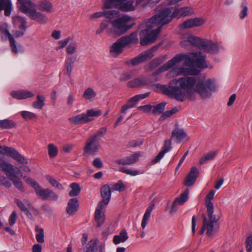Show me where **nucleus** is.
<instances>
[{"label": "nucleus", "mask_w": 252, "mask_h": 252, "mask_svg": "<svg viewBox=\"0 0 252 252\" xmlns=\"http://www.w3.org/2000/svg\"><path fill=\"white\" fill-rule=\"evenodd\" d=\"M157 87L164 95L180 102L184 101L186 98L194 101L196 93L201 98H208L217 90L214 80L201 79L197 80L196 77L192 76L174 79L169 82L168 86L158 84Z\"/></svg>", "instance_id": "f257e3e1"}, {"label": "nucleus", "mask_w": 252, "mask_h": 252, "mask_svg": "<svg viewBox=\"0 0 252 252\" xmlns=\"http://www.w3.org/2000/svg\"><path fill=\"white\" fill-rule=\"evenodd\" d=\"M184 61V65L191 68L204 69L208 67L206 62V55L201 52L190 53L189 54H179L161 66L155 72L154 76L167 71Z\"/></svg>", "instance_id": "f03ea898"}, {"label": "nucleus", "mask_w": 252, "mask_h": 252, "mask_svg": "<svg viewBox=\"0 0 252 252\" xmlns=\"http://www.w3.org/2000/svg\"><path fill=\"white\" fill-rule=\"evenodd\" d=\"M176 16L174 14V8L165 7L161 9L158 14L146 21V24L150 28L157 27L160 28L161 30L162 26L169 23Z\"/></svg>", "instance_id": "7ed1b4c3"}, {"label": "nucleus", "mask_w": 252, "mask_h": 252, "mask_svg": "<svg viewBox=\"0 0 252 252\" xmlns=\"http://www.w3.org/2000/svg\"><path fill=\"white\" fill-rule=\"evenodd\" d=\"M131 20L132 18L131 17L126 15L119 17L116 19L112 20L111 22L112 27L108 28L107 31L118 36L122 35L135 25V23L128 25V23Z\"/></svg>", "instance_id": "20e7f679"}, {"label": "nucleus", "mask_w": 252, "mask_h": 252, "mask_svg": "<svg viewBox=\"0 0 252 252\" xmlns=\"http://www.w3.org/2000/svg\"><path fill=\"white\" fill-rule=\"evenodd\" d=\"M102 114L100 110L89 109L86 113H82L73 116L68 119L69 123L73 125L86 124L93 120V117H98Z\"/></svg>", "instance_id": "39448f33"}, {"label": "nucleus", "mask_w": 252, "mask_h": 252, "mask_svg": "<svg viewBox=\"0 0 252 252\" xmlns=\"http://www.w3.org/2000/svg\"><path fill=\"white\" fill-rule=\"evenodd\" d=\"M26 182L34 189L36 194L43 200H47L49 198L53 200H57L58 198V195L52 190L42 188L37 182L32 179L28 178L26 180Z\"/></svg>", "instance_id": "423d86ee"}, {"label": "nucleus", "mask_w": 252, "mask_h": 252, "mask_svg": "<svg viewBox=\"0 0 252 252\" xmlns=\"http://www.w3.org/2000/svg\"><path fill=\"white\" fill-rule=\"evenodd\" d=\"M141 26L142 27L145 26L148 28V29L142 30L139 34L140 44L142 46H145L150 43H154L161 31L160 28H157L156 29L149 32V30L151 28L147 26L146 22L142 24Z\"/></svg>", "instance_id": "0eeeda50"}, {"label": "nucleus", "mask_w": 252, "mask_h": 252, "mask_svg": "<svg viewBox=\"0 0 252 252\" xmlns=\"http://www.w3.org/2000/svg\"><path fill=\"white\" fill-rule=\"evenodd\" d=\"M207 216L205 214L202 215L203 225L200 231V234H203L206 229V233L209 236L213 234L214 224L216 223L219 219L215 215Z\"/></svg>", "instance_id": "6e6552de"}, {"label": "nucleus", "mask_w": 252, "mask_h": 252, "mask_svg": "<svg viewBox=\"0 0 252 252\" xmlns=\"http://www.w3.org/2000/svg\"><path fill=\"white\" fill-rule=\"evenodd\" d=\"M99 147V141L94 140L89 137L86 141L83 151L85 154L94 156L98 152Z\"/></svg>", "instance_id": "1a4fd4ad"}, {"label": "nucleus", "mask_w": 252, "mask_h": 252, "mask_svg": "<svg viewBox=\"0 0 252 252\" xmlns=\"http://www.w3.org/2000/svg\"><path fill=\"white\" fill-rule=\"evenodd\" d=\"M149 94L147 93L143 94H137L131 97L128 100L127 103L122 107L121 112L125 114L128 109L134 107L140 100L145 98L148 96Z\"/></svg>", "instance_id": "9d476101"}, {"label": "nucleus", "mask_w": 252, "mask_h": 252, "mask_svg": "<svg viewBox=\"0 0 252 252\" xmlns=\"http://www.w3.org/2000/svg\"><path fill=\"white\" fill-rule=\"evenodd\" d=\"M32 20H34L40 24H45L47 23L48 18L43 13L37 11L34 8H32L26 14Z\"/></svg>", "instance_id": "9b49d317"}, {"label": "nucleus", "mask_w": 252, "mask_h": 252, "mask_svg": "<svg viewBox=\"0 0 252 252\" xmlns=\"http://www.w3.org/2000/svg\"><path fill=\"white\" fill-rule=\"evenodd\" d=\"M120 39L125 47H130L137 43L138 41V32H132L128 35L120 37Z\"/></svg>", "instance_id": "f8f14e48"}, {"label": "nucleus", "mask_w": 252, "mask_h": 252, "mask_svg": "<svg viewBox=\"0 0 252 252\" xmlns=\"http://www.w3.org/2000/svg\"><path fill=\"white\" fill-rule=\"evenodd\" d=\"M204 23L202 19L199 18H191L185 21L179 26L181 30L189 29L193 27H199Z\"/></svg>", "instance_id": "ddd939ff"}, {"label": "nucleus", "mask_w": 252, "mask_h": 252, "mask_svg": "<svg viewBox=\"0 0 252 252\" xmlns=\"http://www.w3.org/2000/svg\"><path fill=\"white\" fill-rule=\"evenodd\" d=\"M0 170L4 172L6 175H8V173L17 174L20 172V169L18 167L6 162L1 156H0Z\"/></svg>", "instance_id": "4468645a"}, {"label": "nucleus", "mask_w": 252, "mask_h": 252, "mask_svg": "<svg viewBox=\"0 0 252 252\" xmlns=\"http://www.w3.org/2000/svg\"><path fill=\"white\" fill-rule=\"evenodd\" d=\"M171 149V140H165L164 144L161 148V151L152 160L153 164L158 162L164 157L165 153L169 152Z\"/></svg>", "instance_id": "2eb2a0df"}, {"label": "nucleus", "mask_w": 252, "mask_h": 252, "mask_svg": "<svg viewBox=\"0 0 252 252\" xmlns=\"http://www.w3.org/2000/svg\"><path fill=\"white\" fill-rule=\"evenodd\" d=\"M100 193L102 200L99 203H101L103 205V204L107 205L109 203L111 197L110 187L108 185H103L100 189Z\"/></svg>", "instance_id": "dca6fc26"}, {"label": "nucleus", "mask_w": 252, "mask_h": 252, "mask_svg": "<svg viewBox=\"0 0 252 252\" xmlns=\"http://www.w3.org/2000/svg\"><path fill=\"white\" fill-rule=\"evenodd\" d=\"M140 154L134 153L130 156L117 159L115 162L119 165H129L135 163L139 159Z\"/></svg>", "instance_id": "f3484780"}, {"label": "nucleus", "mask_w": 252, "mask_h": 252, "mask_svg": "<svg viewBox=\"0 0 252 252\" xmlns=\"http://www.w3.org/2000/svg\"><path fill=\"white\" fill-rule=\"evenodd\" d=\"M125 46L119 38L110 47V52L114 57H118L124 51Z\"/></svg>", "instance_id": "a211bd4d"}, {"label": "nucleus", "mask_w": 252, "mask_h": 252, "mask_svg": "<svg viewBox=\"0 0 252 252\" xmlns=\"http://www.w3.org/2000/svg\"><path fill=\"white\" fill-rule=\"evenodd\" d=\"M199 173V171L196 167H192L185 181V185L188 187L192 186L194 184Z\"/></svg>", "instance_id": "6ab92c4d"}, {"label": "nucleus", "mask_w": 252, "mask_h": 252, "mask_svg": "<svg viewBox=\"0 0 252 252\" xmlns=\"http://www.w3.org/2000/svg\"><path fill=\"white\" fill-rule=\"evenodd\" d=\"M103 208V205L101 203H98L95 211V220L97 222V227H100L104 222L105 217L103 213H102V210Z\"/></svg>", "instance_id": "aec40b11"}, {"label": "nucleus", "mask_w": 252, "mask_h": 252, "mask_svg": "<svg viewBox=\"0 0 252 252\" xmlns=\"http://www.w3.org/2000/svg\"><path fill=\"white\" fill-rule=\"evenodd\" d=\"M19 5L18 8L23 13L27 14L32 8L35 7V4L31 0H17Z\"/></svg>", "instance_id": "412c9836"}, {"label": "nucleus", "mask_w": 252, "mask_h": 252, "mask_svg": "<svg viewBox=\"0 0 252 252\" xmlns=\"http://www.w3.org/2000/svg\"><path fill=\"white\" fill-rule=\"evenodd\" d=\"M215 193V191L214 190H211L207 195L205 200V206L207 208V216H210L211 217H212L211 215H214V206L211 201L213 199Z\"/></svg>", "instance_id": "4be33fe9"}, {"label": "nucleus", "mask_w": 252, "mask_h": 252, "mask_svg": "<svg viewBox=\"0 0 252 252\" xmlns=\"http://www.w3.org/2000/svg\"><path fill=\"white\" fill-rule=\"evenodd\" d=\"M10 94L13 98L17 99H26L34 96L32 92L23 90L12 91Z\"/></svg>", "instance_id": "5701e85b"}, {"label": "nucleus", "mask_w": 252, "mask_h": 252, "mask_svg": "<svg viewBox=\"0 0 252 252\" xmlns=\"http://www.w3.org/2000/svg\"><path fill=\"white\" fill-rule=\"evenodd\" d=\"M174 14L176 17L180 18L192 15L194 13L192 8L189 6L179 8L175 7L174 8Z\"/></svg>", "instance_id": "b1692460"}, {"label": "nucleus", "mask_w": 252, "mask_h": 252, "mask_svg": "<svg viewBox=\"0 0 252 252\" xmlns=\"http://www.w3.org/2000/svg\"><path fill=\"white\" fill-rule=\"evenodd\" d=\"M151 83L150 79L147 77L138 78L133 79L127 83V86L131 88L142 87L147 85Z\"/></svg>", "instance_id": "393cba45"}, {"label": "nucleus", "mask_w": 252, "mask_h": 252, "mask_svg": "<svg viewBox=\"0 0 252 252\" xmlns=\"http://www.w3.org/2000/svg\"><path fill=\"white\" fill-rule=\"evenodd\" d=\"M21 173V170H20V172L18 173H8V175H6L8 178L12 182L13 185L18 190L21 191L23 192L24 191V189L23 186V184L22 181L16 176V175H19Z\"/></svg>", "instance_id": "a878e982"}, {"label": "nucleus", "mask_w": 252, "mask_h": 252, "mask_svg": "<svg viewBox=\"0 0 252 252\" xmlns=\"http://www.w3.org/2000/svg\"><path fill=\"white\" fill-rule=\"evenodd\" d=\"M76 60V57L70 56L66 58L64 63V73L70 77L73 70L74 63Z\"/></svg>", "instance_id": "bb28decb"}, {"label": "nucleus", "mask_w": 252, "mask_h": 252, "mask_svg": "<svg viewBox=\"0 0 252 252\" xmlns=\"http://www.w3.org/2000/svg\"><path fill=\"white\" fill-rule=\"evenodd\" d=\"M38 9L43 12L51 13L54 11L52 4L48 0H43L39 1L37 4Z\"/></svg>", "instance_id": "cd10ccee"}, {"label": "nucleus", "mask_w": 252, "mask_h": 252, "mask_svg": "<svg viewBox=\"0 0 252 252\" xmlns=\"http://www.w3.org/2000/svg\"><path fill=\"white\" fill-rule=\"evenodd\" d=\"M78 207L79 204L78 199L76 198L70 199L66 208L67 214L69 215H73L78 210Z\"/></svg>", "instance_id": "c85d7f7f"}, {"label": "nucleus", "mask_w": 252, "mask_h": 252, "mask_svg": "<svg viewBox=\"0 0 252 252\" xmlns=\"http://www.w3.org/2000/svg\"><path fill=\"white\" fill-rule=\"evenodd\" d=\"M12 9V2L10 0H0V12L4 10V15L9 16Z\"/></svg>", "instance_id": "c756f323"}, {"label": "nucleus", "mask_w": 252, "mask_h": 252, "mask_svg": "<svg viewBox=\"0 0 252 252\" xmlns=\"http://www.w3.org/2000/svg\"><path fill=\"white\" fill-rule=\"evenodd\" d=\"M134 0H122L119 9L123 11H133L135 9L133 5Z\"/></svg>", "instance_id": "7c9ffc66"}, {"label": "nucleus", "mask_w": 252, "mask_h": 252, "mask_svg": "<svg viewBox=\"0 0 252 252\" xmlns=\"http://www.w3.org/2000/svg\"><path fill=\"white\" fill-rule=\"evenodd\" d=\"M13 21L15 25L18 26L20 30L26 31L27 21L24 18L20 16H16L13 17Z\"/></svg>", "instance_id": "2f4dec72"}, {"label": "nucleus", "mask_w": 252, "mask_h": 252, "mask_svg": "<svg viewBox=\"0 0 252 252\" xmlns=\"http://www.w3.org/2000/svg\"><path fill=\"white\" fill-rule=\"evenodd\" d=\"M122 0H104L102 9L103 10L115 8L119 9Z\"/></svg>", "instance_id": "473e14b6"}, {"label": "nucleus", "mask_w": 252, "mask_h": 252, "mask_svg": "<svg viewBox=\"0 0 252 252\" xmlns=\"http://www.w3.org/2000/svg\"><path fill=\"white\" fill-rule=\"evenodd\" d=\"M128 238L127 233L125 229L122 230L118 235H115L113 242L115 245L126 241Z\"/></svg>", "instance_id": "72a5a7b5"}, {"label": "nucleus", "mask_w": 252, "mask_h": 252, "mask_svg": "<svg viewBox=\"0 0 252 252\" xmlns=\"http://www.w3.org/2000/svg\"><path fill=\"white\" fill-rule=\"evenodd\" d=\"M200 71L195 69L189 68H185V67H180L178 68L177 70V75L181 74H186V75H196L200 73Z\"/></svg>", "instance_id": "f704fd0d"}, {"label": "nucleus", "mask_w": 252, "mask_h": 252, "mask_svg": "<svg viewBox=\"0 0 252 252\" xmlns=\"http://www.w3.org/2000/svg\"><path fill=\"white\" fill-rule=\"evenodd\" d=\"M16 123L10 119H6L0 120V128L2 129H11L15 128Z\"/></svg>", "instance_id": "c9c22d12"}, {"label": "nucleus", "mask_w": 252, "mask_h": 252, "mask_svg": "<svg viewBox=\"0 0 252 252\" xmlns=\"http://www.w3.org/2000/svg\"><path fill=\"white\" fill-rule=\"evenodd\" d=\"M154 204H151L147 209L145 211V213L143 216L142 222H141V227L143 229H144L147 224L148 221L149 219V218L151 215V213L153 210L154 209Z\"/></svg>", "instance_id": "e433bc0d"}, {"label": "nucleus", "mask_w": 252, "mask_h": 252, "mask_svg": "<svg viewBox=\"0 0 252 252\" xmlns=\"http://www.w3.org/2000/svg\"><path fill=\"white\" fill-rule=\"evenodd\" d=\"M97 240L92 239L86 245L83 252H97Z\"/></svg>", "instance_id": "4c0bfd02"}, {"label": "nucleus", "mask_w": 252, "mask_h": 252, "mask_svg": "<svg viewBox=\"0 0 252 252\" xmlns=\"http://www.w3.org/2000/svg\"><path fill=\"white\" fill-rule=\"evenodd\" d=\"M107 131V128L106 126H103L100 128L95 133L91 135L90 137L94 140L99 141L102 137H104L106 134Z\"/></svg>", "instance_id": "58836bf2"}, {"label": "nucleus", "mask_w": 252, "mask_h": 252, "mask_svg": "<svg viewBox=\"0 0 252 252\" xmlns=\"http://www.w3.org/2000/svg\"><path fill=\"white\" fill-rule=\"evenodd\" d=\"M187 133L182 129L176 128L173 130L171 138L176 137L178 142H181L186 137Z\"/></svg>", "instance_id": "ea45409f"}, {"label": "nucleus", "mask_w": 252, "mask_h": 252, "mask_svg": "<svg viewBox=\"0 0 252 252\" xmlns=\"http://www.w3.org/2000/svg\"><path fill=\"white\" fill-rule=\"evenodd\" d=\"M157 47L154 46L144 52L140 53V55L144 62L149 60L154 57V53L157 50Z\"/></svg>", "instance_id": "a19ab883"}, {"label": "nucleus", "mask_w": 252, "mask_h": 252, "mask_svg": "<svg viewBox=\"0 0 252 252\" xmlns=\"http://www.w3.org/2000/svg\"><path fill=\"white\" fill-rule=\"evenodd\" d=\"M0 33L2 38L10 39L13 37L8 29V25L6 23L0 25Z\"/></svg>", "instance_id": "79ce46f5"}, {"label": "nucleus", "mask_w": 252, "mask_h": 252, "mask_svg": "<svg viewBox=\"0 0 252 252\" xmlns=\"http://www.w3.org/2000/svg\"><path fill=\"white\" fill-rule=\"evenodd\" d=\"M96 95V94L93 88H88L85 90L83 97L89 101H92L95 97Z\"/></svg>", "instance_id": "37998d69"}, {"label": "nucleus", "mask_w": 252, "mask_h": 252, "mask_svg": "<svg viewBox=\"0 0 252 252\" xmlns=\"http://www.w3.org/2000/svg\"><path fill=\"white\" fill-rule=\"evenodd\" d=\"M216 155L217 153L216 152H211L208 153L205 156L200 158L199 164H203L206 163L209 161L213 160L215 158Z\"/></svg>", "instance_id": "c03bdc74"}, {"label": "nucleus", "mask_w": 252, "mask_h": 252, "mask_svg": "<svg viewBox=\"0 0 252 252\" xmlns=\"http://www.w3.org/2000/svg\"><path fill=\"white\" fill-rule=\"evenodd\" d=\"M37 99V101L32 103V107L35 109H41L45 105L44 96L43 95L38 94Z\"/></svg>", "instance_id": "a18cd8bd"}, {"label": "nucleus", "mask_w": 252, "mask_h": 252, "mask_svg": "<svg viewBox=\"0 0 252 252\" xmlns=\"http://www.w3.org/2000/svg\"><path fill=\"white\" fill-rule=\"evenodd\" d=\"M224 50V48L223 46L212 41L209 53L218 54L220 51Z\"/></svg>", "instance_id": "49530a36"}, {"label": "nucleus", "mask_w": 252, "mask_h": 252, "mask_svg": "<svg viewBox=\"0 0 252 252\" xmlns=\"http://www.w3.org/2000/svg\"><path fill=\"white\" fill-rule=\"evenodd\" d=\"M212 41L206 39H202V42L199 49L201 50H203L205 52L208 53L209 52L210 48L211 46Z\"/></svg>", "instance_id": "de8ad7c7"}, {"label": "nucleus", "mask_w": 252, "mask_h": 252, "mask_svg": "<svg viewBox=\"0 0 252 252\" xmlns=\"http://www.w3.org/2000/svg\"><path fill=\"white\" fill-rule=\"evenodd\" d=\"M70 187L71 188V190L69 193L70 196H76L79 194L81 189L79 184L73 183L70 184Z\"/></svg>", "instance_id": "09e8293b"}, {"label": "nucleus", "mask_w": 252, "mask_h": 252, "mask_svg": "<svg viewBox=\"0 0 252 252\" xmlns=\"http://www.w3.org/2000/svg\"><path fill=\"white\" fill-rule=\"evenodd\" d=\"M188 41L191 45L195 46L199 48L202 39L194 35H189L188 37Z\"/></svg>", "instance_id": "8fccbe9b"}, {"label": "nucleus", "mask_w": 252, "mask_h": 252, "mask_svg": "<svg viewBox=\"0 0 252 252\" xmlns=\"http://www.w3.org/2000/svg\"><path fill=\"white\" fill-rule=\"evenodd\" d=\"M48 155L50 158H54L56 157L58 153V148L53 144H48Z\"/></svg>", "instance_id": "3c124183"}, {"label": "nucleus", "mask_w": 252, "mask_h": 252, "mask_svg": "<svg viewBox=\"0 0 252 252\" xmlns=\"http://www.w3.org/2000/svg\"><path fill=\"white\" fill-rule=\"evenodd\" d=\"M189 194V189H186L175 200L180 205L184 204L188 199Z\"/></svg>", "instance_id": "603ef678"}, {"label": "nucleus", "mask_w": 252, "mask_h": 252, "mask_svg": "<svg viewBox=\"0 0 252 252\" xmlns=\"http://www.w3.org/2000/svg\"><path fill=\"white\" fill-rule=\"evenodd\" d=\"M104 17L108 19H112L115 18H118L120 16V12L118 10L104 11Z\"/></svg>", "instance_id": "864d4df0"}, {"label": "nucleus", "mask_w": 252, "mask_h": 252, "mask_svg": "<svg viewBox=\"0 0 252 252\" xmlns=\"http://www.w3.org/2000/svg\"><path fill=\"white\" fill-rule=\"evenodd\" d=\"M46 179L53 187L57 188L59 189H63L62 185L54 177L50 175H46Z\"/></svg>", "instance_id": "5fc2aeb1"}, {"label": "nucleus", "mask_w": 252, "mask_h": 252, "mask_svg": "<svg viewBox=\"0 0 252 252\" xmlns=\"http://www.w3.org/2000/svg\"><path fill=\"white\" fill-rule=\"evenodd\" d=\"M35 231L37 233L36 235V241L38 243H43L44 242V230L43 228L38 227L36 226L35 227Z\"/></svg>", "instance_id": "6e6d98bb"}, {"label": "nucleus", "mask_w": 252, "mask_h": 252, "mask_svg": "<svg viewBox=\"0 0 252 252\" xmlns=\"http://www.w3.org/2000/svg\"><path fill=\"white\" fill-rule=\"evenodd\" d=\"M166 103L165 102H161L159 104L154 106L152 111L154 114H161L163 113L165 109Z\"/></svg>", "instance_id": "4d7b16f0"}, {"label": "nucleus", "mask_w": 252, "mask_h": 252, "mask_svg": "<svg viewBox=\"0 0 252 252\" xmlns=\"http://www.w3.org/2000/svg\"><path fill=\"white\" fill-rule=\"evenodd\" d=\"M143 61L142 60V59L141 58V56L140 54H139L136 57L131 59L128 61L126 62V64L127 65H132L133 66H135L136 65H138L142 63H143Z\"/></svg>", "instance_id": "13d9d810"}, {"label": "nucleus", "mask_w": 252, "mask_h": 252, "mask_svg": "<svg viewBox=\"0 0 252 252\" xmlns=\"http://www.w3.org/2000/svg\"><path fill=\"white\" fill-rule=\"evenodd\" d=\"M120 171L127 175H129L132 176H135L139 174V171L138 170H131L130 169H127L125 167H121L120 169Z\"/></svg>", "instance_id": "bf43d9fd"}, {"label": "nucleus", "mask_w": 252, "mask_h": 252, "mask_svg": "<svg viewBox=\"0 0 252 252\" xmlns=\"http://www.w3.org/2000/svg\"><path fill=\"white\" fill-rule=\"evenodd\" d=\"M21 114L23 119L26 120L34 119L37 117V116L35 114L27 111H22L21 112Z\"/></svg>", "instance_id": "052dcab7"}, {"label": "nucleus", "mask_w": 252, "mask_h": 252, "mask_svg": "<svg viewBox=\"0 0 252 252\" xmlns=\"http://www.w3.org/2000/svg\"><path fill=\"white\" fill-rule=\"evenodd\" d=\"M163 60H164L162 58L159 57L155 58V59L153 60L149 63V66L150 68L153 69L154 68L157 67L162 63Z\"/></svg>", "instance_id": "680f3d73"}, {"label": "nucleus", "mask_w": 252, "mask_h": 252, "mask_svg": "<svg viewBox=\"0 0 252 252\" xmlns=\"http://www.w3.org/2000/svg\"><path fill=\"white\" fill-rule=\"evenodd\" d=\"M78 43L77 42L70 43L67 47L66 53L72 55L76 52Z\"/></svg>", "instance_id": "e2e57ef3"}, {"label": "nucleus", "mask_w": 252, "mask_h": 252, "mask_svg": "<svg viewBox=\"0 0 252 252\" xmlns=\"http://www.w3.org/2000/svg\"><path fill=\"white\" fill-rule=\"evenodd\" d=\"M126 186L122 181H119L117 183L112 187L113 191H122L125 190Z\"/></svg>", "instance_id": "0e129e2a"}, {"label": "nucleus", "mask_w": 252, "mask_h": 252, "mask_svg": "<svg viewBox=\"0 0 252 252\" xmlns=\"http://www.w3.org/2000/svg\"><path fill=\"white\" fill-rule=\"evenodd\" d=\"M246 249L247 252H252V235H250L246 239Z\"/></svg>", "instance_id": "69168bd1"}, {"label": "nucleus", "mask_w": 252, "mask_h": 252, "mask_svg": "<svg viewBox=\"0 0 252 252\" xmlns=\"http://www.w3.org/2000/svg\"><path fill=\"white\" fill-rule=\"evenodd\" d=\"M17 219V213L15 211H13L11 213V214L10 215L9 219H8L9 224L10 226L13 225L15 223Z\"/></svg>", "instance_id": "338daca9"}, {"label": "nucleus", "mask_w": 252, "mask_h": 252, "mask_svg": "<svg viewBox=\"0 0 252 252\" xmlns=\"http://www.w3.org/2000/svg\"><path fill=\"white\" fill-rule=\"evenodd\" d=\"M132 76V72L131 71H127L121 75L120 77V80L121 81H126L130 78Z\"/></svg>", "instance_id": "774afa93"}]
</instances>
